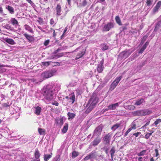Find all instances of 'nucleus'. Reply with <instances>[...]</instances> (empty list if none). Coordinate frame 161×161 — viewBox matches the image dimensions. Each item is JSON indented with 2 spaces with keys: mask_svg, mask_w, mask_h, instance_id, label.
I'll list each match as a JSON object with an SVG mask.
<instances>
[{
  "mask_svg": "<svg viewBox=\"0 0 161 161\" xmlns=\"http://www.w3.org/2000/svg\"><path fill=\"white\" fill-rule=\"evenodd\" d=\"M51 62H42L41 63L44 66H48L50 65Z\"/></svg>",
  "mask_w": 161,
  "mask_h": 161,
  "instance_id": "ea45409f",
  "label": "nucleus"
},
{
  "mask_svg": "<svg viewBox=\"0 0 161 161\" xmlns=\"http://www.w3.org/2000/svg\"><path fill=\"white\" fill-rule=\"evenodd\" d=\"M90 159H91V158H90L89 155L88 154L83 158V160L84 161H87Z\"/></svg>",
  "mask_w": 161,
  "mask_h": 161,
  "instance_id": "603ef678",
  "label": "nucleus"
},
{
  "mask_svg": "<svg viewBox=\"0 0 161 161\" xmlns=\"http://www.w3.org/2000/svg\"><path fill=\"white\" fill-rule=\"evenodd\" d=\"M161 6V1H159L156 4V5L154 7L153 10V14H155L158 12V10Z\"/></svg>",
  "mask_w": 161,
  "mask_h": 161,
  "instance_id": "f8f14e48",
  "label": "nucleus"
},
{
  "mask_svg": "<svg viewBox=\"0 0 161 161\" xmlns=\"http://www.w3.org/2000/svg\"><path fill=\"white\" fill-rule=\"evenodd\" d=\"M153 0H147L146 1V4L147 6H150L152 4Z\"/></svg>",
  "mask_w": 161,
  "mask_h": 161,
  "instance_id": "e433bc0d",
  "label": "nucleus"
},
{
  "mask_svg": "<svg viewBox=\"0 0 161 161\" xmlns=\"http://www.w3.org/2000/svg\"><path fill=\"white\" fill-rule=\"evenodd\" d=\"M150 123V120H149L148 122H147L145 125H143L142 127V128H144L145 127H146V126H147V125H148Z\"/></svg>",
  "mask_w": 161,
  "mask_h": 161,
  "instance_id": "5fc2aeb1",
  "label": "nucleus"
},
{
  "mask_svg": "<svg viewBox=\"0 0 161 161\" xmlns=\"http://www.w3.org/2000/svg\"><path fill=\"white\" fill-rule=\"evenodd\" d=\"M119 103H117L114 104L109 105L108 106V108L109 110H115L116 107L119 106Z\"/></svg>",
  "mask_w": 161,
  "mask_h": 161,
  "instance_id": "dca6fc26",
  "label": "nucleus"
},
{
  "mask_svg": "<svg viewBox=\"0 0 161 161\" xmlns=\"http://www.w3.org/2000/svg\"><path fill=\"white\" fill-rule=\"evenodd\" d=\"M132 130H134L131 127H130L125 132V136L127 135Z\"/></svg>",
  "mask_w": 161,
  "mask_h": 161,
  "instance_id": "a18cd8bd",
  "label": "nucleus"
},
{
  "mask_svg": "<svg viewBox=\"0 0 161 161\" xmlns=\"http://www.w3.org/2000/svg\"><path fill=\"white\" fill-rule=\"evenodd\" d=\"M88 101L90 103H92V104L96 106L98 103V98L96 94L93 93Z\"/></svg>",
  "mask_w": 161,
  "mask_h": 161,
  "instance_id": "20e7f679",
  "label": "nucleus"
},
{
  "mask_svg": "<svg viewBox=\"0 0 161 161\" xmlns=\"http://www.w3.org/2000/svg\"><path fill=\"white\" fill-rule=\"evenodd\" d=\"M68 53H69V52H68V53L65 52V53H58V54H57V55L54 56V57H53V58H59L60 57H62L63 56H65L66 54Z\"/></svg>",
  "mask_w": 161,
  "mask_h": 161,
  "instance_id": "aec40b11",
  "label": "nucleus"
},
{
  "mask_svg": "<svg viewBox=\"0 0 161 161\" xmlns=\"http://www.w3.org/2000/svg\"><path fill=\"white\" fill-rule=\"evenodd\" d=\"M38 132L41 135H44L45 134L46 130L45 129L39 128L38 129Z\"/></svg>",
  "mask_w": 161,
  "mask_h": 161,
  "instance_id": "bb28decb",
  "label": "nucleus"
},
{
  "mask_svg": "<svg viewBox=\"0 0 161 161\" xmlns=\"http://www.w3.org/2000/svg\"><path fill=\"white\" fill-rule=\"evenodd\" d=\"M67 11H66V13L65 14H64V15H63L61 16V18H60L61 19H63L65 17L66 14H67Z\"/></svg>",
  "mask_w": 161,
  "mask_h": 161,
  "instance_id": "69168bd1",
  "label": "nucleus"
},
{
  "mask_svg": "<svg viewBox=\"0 0 161 161\" xmlns=\"http://www.w3.org/2000/svg\"><path fill=\"white\" fill-rule=\"evenodd\" d=\"M54 22L53 19H51L50 20V24H51V25H53L54 24Z\"/></svg>",
  "mask_w": 161,
  "mask_h": 161,
  "instance_id": "680f3d73",
  "label": "nucleus"
},
{
  "mask_svg": "<svg viewBox=\"0 0 161 161\" xmlns=\"http://www.w3.org/2000/svg\"><path fill=\"white\" fill-rule=\"evenodd\" d=\"M87 4V2L86 0H83L82 2L81 5L83 6H85Z\"/></svg>",
  "mask_w": 161,
  "mask_h": 161,
  "instance_id": "864d4df0",
  "label": "nucleus"
},
{
  "mask_svg": "<svg viewBox=\"0 0 161 161\" xmlns=\"http://www.w3.org/2000/svg\"><path fill=\"white\" fill-rule=\"evenodd\" d=\"M75 95L74 94V93L73 92H72L70 95L69 97L70 99L72 100L71 103L72 104L73 103H74L75 101Z\"/></svg>",
  "mask_w": 161,
  "mask_h": 161,
  "instance_id": "c85d7f7f",
  "label": "nucleus"
},
{
  "mask_svg": "<svg viewBox=\"0 0 161 161\" xmlns=\"http://www.w3.org/2000/svg\"><path fill=\"white\" fill-rule=\"evenodd\" d=\"M85 53V50H83L80 51L76 55L75 59H78L79 58L82 57Z\"/></svg>",
  "mask_w": 161,
  "mask_h": 161,
  "instance_id": "6ab92c4d",
  "label": "nucleus"
},
{
  "mask_svg": "<svg viewBox=\"0 0 161 161\" xmlns=\"http://www.w3.org/2000/svg\"><path fill=\"white\" fill-rule=\"evenodd\" d=\"M103 128V126L102 124H101L98 126L94 130V135L98 136L100 135Z\"/></svg>",
  "mask_w": 161,
  "mask_h": 161,
  "instance_id": "6e6552de",
  "label": "nucleus"
},
{
  "mask_svg": "<svg viewBox=\"0 0 161 161\" xmlns=\"http://www.w3.org/2000/svg\"><path fill=\"white\" fill-rule=\"evenodd\" d=\"M101 139L99 137H96L92 142V146L95 147L98 145L101 142Z\"/></svg>",
  "mask_w": 161,
  "mask_h": 161,
  "instance_id": "2eb2a0df",
  "label": "nucleus"
},
{
  "mask_svg": "<svg viewBox=\"0 0 161 161\" xmlns=\"http://www.w3.org/2000/svg\"><path fill=\"white\" fill-rule=\"evenodd\" d=\"M132 130H134L131 127H130L125 132V136L127 135Z\"/></svg>",
  "mask_w": 161,
  "mask_h": 161,
  "instance_id": "c03bdc74",
  "label": "nucleus"
},
{
  "mask_svg": "<svg viewBox=\"0 0 161 161\" xmlns=\"http://www.w3.org/2000/svg\"><path fill=\"white\" fill-rule=\"evenodd\" d=\"M25 29L26 30L29 31L30 32L32 33L33 32V30L29 26V25H25Z\"/></svg>",
  "mask_w": 161,
  "mask_h": 161,
  "instance_id": "c9c22d12",
  "label": "nucleus"
},
{
  "mask_svg": "<svg viewBox=\"0 0 161 161\" xmlns=\"http://www.w3.org/2000/svg\"><path fill=\"white\" fill-rule=\"evenodd\" d=\"M67 115L68 117V119H73L75 116V114L74 113H71L69 112H68L67 114Z\"/></svg>",
  "mask_w": 161,
  "mask_h": 161,
  "instance_id": "c756f323",
  "label": "nucleus"
},
{
  "mask_svg": "<svg viewBox=\"0 0 161 161\" xmlns=\"http://www.w3.org/2000/svg\"><path fill=\"white\" fill-rule=\"evenodd\" d=\"M24 36L26 38V39L30 42H31L34 41V38L33 37L29 35L26 33L24 34Z\"/></svg>",
  "mask_w": 161,
  "mask_h": 161,
  "instance_id": "412c9836",
  "label": "nucleus"
},
{
  "mask_svg": "<svg viewBox=\"0 0 161 161\" xmlns=\"http://www.w3.org/2000/svg\"><path fill=\"white\" fill-rule=\"evenodd\" d=\"M0 13L3 16H5L6 14H4L3 12V10L2 8L0 6Z\"/></svg>",
  "mask_w": 161,
  "mask_h": 161,
  "instance_id": "3c124183",
  "label": "nucleus"
},
{
  "mask_svg": "<svg viewBox=\"0 0 161 161\" xmlns=\"http://www.w3.org/2000/svg\"><path fill=\"white\" fill-rule=\"evenodd\" d=\"M131 127L134 130H135L136 129V125L135 122L133 121L131 124Z\"/></svg>",
  "mask_w": 161,
  "mask_h": 161,
  "instance_id": "de8ad7c7",
  "label": "nucleus"
},
{
  "mask_svg": "<svg viewBox=\"0 0 161 161\" xmlns=\"http://www.w3.org/2000/svg\"><path fill=\"white\" fill-rule=\"evenodd\" d=\"M34 156L35 159H34L33 161H40L39 158L40 156V154L38 149H36L35 151Z\"/></svg>",
  "mask_w": 161,
  "mask_h": 161,
  "instance_id": "4468645a",
  "label": "nucleus"
},
{
  "mask_svg": "<svg viewBox=\"0 0 161 161\" xmlns=\"http://www.w3.org/2000/svg\"><path fill=\"white\" fill-rule=\"evenodd\" d=\"M49 40H47L45 41V42H44V45L45 46H47L49 44Z\"/></svg>",
  "mask_w": 161,
  "mask_h": 161,
  "instance_id": "4d7b16f0",
  "label": "nucleus"
},
{
  "mask_svg": "<svg viewBox=\"0 0 161 161\" xmlns=\"http://www.w3.org/2000/svg\"><path fill=\"white\" fill-rule=\"evenodd\" d=\"M155 152L156 153V155H155L156 157H157L159 155V153H158V149H155Z\"/></svg>",
  "mask_w": 161,
  "mask_h": 161,
  "instance_id": "6e6d98bb",
  "label": "nucleus"
},
{
  "mask_svg": "<svg viewBox=\"0 0 161 161\" xmlns=\"http://www.w3.org/2000/svg\"><path fill=\"white\" fill-rule=\"evenodd\" d=\"M29 3H30L31 5L34 4V3L31 0H26Z\"/></svg>",
  "mask_w": 161,
  "mask_h": 161,
  "instance_id": "e2e57ef3",
  "label": "nucleus"
},
{
  "mask_svg": "<svg viewBox=\"0 0 161 161\" xmlns=\"http://www.w3.org/2000/svg\"><path fill=\"white\" fill-rule=\"evenodd\" d=\"M114 25L111 22L109 23L106 24L103 28V31H109L111 29L113 28Z\"/></svg>",
  "mask_w": 161,
  "mask_h": 161,
  "instance_id": "9d476101",
  "label": "nucleus"
},
{
  "mask_svg": "<svg viewBox=\"0 0 161 161\" xmlns=\"http://www.w3.org/2000/svg\"><path fill=\"white\" fill-rule=\"evenodd\" d=\"M161 122V119H157L154 122V124L157 125L159 123Z\"/></svg>",
  "mask_w": 161,
  "mask_h": 161,
  "instance_id": "8fccbe9b",
  "label": "nucleus"
},
{
  "mask_svg": "<svg viewBox=\"0 0 161 161\" xmlns=\"http://www.w3.org/2000/svg\"><path fill=\"white\" fill-rule=\"evenodd\" d=\"M3 106L4 107H8L9 106V105L7 104L6 103H4L2 104Z\"/></svg>",
  "mask_w": 161,
  "mask_h": 161,
  "instance_id": "0e129e2a",
  "label": "nucleus"
},
{
  "mask_svg": "<svg viewBox=\"0 0 161 161\" xmlns=\"http://www.w3.org/2000/svg\"><path fill=\"white\" fill-rule=\"evenodd\" d=\"M115 19L117 23L119 25H122L119 16H116L115 17Z\"/></svg>",
  "mask_w": 161,
  "mask_h": 161,
  "instance_id": "f704fd0d",
  "label": "nucleus"
},
{
  "mask_svg": "<svg viewBox=\"0 0 161 161\" xmlns=\"http://www.w3.org/2000/svg\"><path fill=\"white\" fill-rule=\"evenodd\" d=\"M96 152H95L92 151L89 154L91 159L92 158H95L96 156L95 154Z\"/></svg>",
  "mask_w": 161,
  "mask_h": 161,
  "instance_id": "72a5a7b5",
  "label": "nucleus"
},
{
  "mask_svg": "<svg viewBox=\"0 0 161 161\" xmlns=\"http://www.w3.org/2000/svg\"><path fill=\"white\" fill-rule=\"evenodd\" d=\"M88 108L86 110L85 113L86 114L90 113L95 107L94 105L90 103L88 101L87 105Z\"/></svg>",
  "mask_w": 161,
  "mask_h": 161,
  "instance_id": "9b49d317",
  "label": "nucleus"
},
{
  "mask_svg": "<svg viewBox=\"0 0 161 161\" xmlns=\"http://www.w3.org/2000/svg\"><path fill=\"white\" fill-rule=\"evenodd\" d=\"M56 72V71L55 69L45 71L42 73L41 77L44 79L48 78L53 76Z\"/></svg>",
  "mask_w": 161,
  "mask_h": 161,
  "instance_id": "f03ea898",
  "label": "nucleus"
},
{
  "mask_svg": "<svg viewBox=\"0 0 161 161\" xmlns=\"http://www.w3.org/2000/svg\"><path fill=\"white\" fill-rule=\"evenodd\" d=\"M146 150H143L137 154L138 156H142L144 155L146 152Z\"/></svg>",
  "mask_w": 161,
  "mask_h": 161,
  "instance_id": "37998d69",
  "label": "nucleus"
},
{
  "mask_svg": "<svg viewBox=\"0 0 161 161\" xmlns=\"http://www.w3.org/2000/svg\"><path fill=\"white\" fill-rule=\"evenodd\" d=\"M145 102V101L144 99L141 98L140 99H139L137 100H136V103L135 104V105L137 106H139L141 104H142L143 103Z\"/></svg>",
  "mask_w": 161,
  "mask_h": 161,
  "instance_id": "4be33fe9",
  "label": "nucleus"
},
{
  "mask_svg": "<svg viewBox=\"0 0 161 161\" xmlns=\"http://www.w3.org/2000/svg\"><path fill=\"white\" fill-rule=\"evenodd\" d=\"M3 27L4 28L9 30H13V28L12 27L11 25L9 24H6L4 25L3 26Z\"/></svg>",
  "mask_w": 161,
  "mask_h": 161,
  "instance_id": "473e14b6",
  "label": "nucleus"
},
{
  "mask_svg": "<svg viewBox=\"0 0 161 161\" xmlns=\"http://www.w3.org/2000/svg\"><path fill=\"white\" fill-rule=\"evenodd\" d=\"M68 124L67 123H65L63 129H62V132L64 133H66L68 130Z\"/></svg>",
  "mask_w": 161,
  "mask_h": 161,
  "instance_id": "cd10ccee",
  "label": "nucleus"
},
{
  "mask_svg": "<svg viewBox=\"0 0 161 161\" xmlns=\"http://www.w3.org/2000/svg\"><path fill=\"white\" fill-rule=\"evenodd\" d=\"M52 104L55 105L56 106H58V105L59 103L57 101H54V102L52 103Z\"/></svg>",
  "mask_w": 161,
  "mask_h": 161,
  "instance_id": "bf43d9fd",
  "label": "nucleus"
},
{
  "mask_svg": "<svg viewBox=\"0 0 161 161\" xmlns=\"http://www.w3.org/2000/svg\"><path fill=\"white\" fill-rule=\"evenodd\" d=\"M75 85V83H71L69 84V86H74Z\"/></svg>",
  "mask_w": 161,
  "mask_h": 161,
  "instance_id": "774afa93",
  "label": "nucleus"
},
{
  "mask_svg": "<svg viewBox=\"0 0 161 161\" xmlns=\"http://www.w3.org/2000/svg\"><path fill=\"white\" fill-rule=\"evenodd\" d=\"M110 153L111 155V158L113 160L114 155V153H115V149L114 147H112L110 151Z\"/></svg>",
  "mask_w": 161,
  "mask_h": 161,
  "instance_id": "2f4dec72",
  "label": "nucleus"
},
{
  "mask_svg": "<svg viewBox=\"0 0 161 161\" xmlns=\"http://www.w3.org/2000/svg\"><path fill=\"white\" fill-rule=\"evenodd\" d=\"M133 51V50H131L124 51L120 54L119 56L122 58L125 59L130 55Z\"/></svg>",
  "mask_w": 161,
  "mask_h": 161,
  "instance_id": "0eeeda50",
  "label": "nucleus"
},
{
  "mask_svg": "<svg viewBox=\"0 0 161 161\" xmlns=\"http://www.w3.org/2000/svg\"><path fill=\"white\" fill-rule=\"evenodd\" d=\"M79 154L78 152L74 151L72 152V157L75 158L77 157L79 155Z\"/></svg>",
  "mask_w": 161,
  "mask_h": 161,
  "instance_id": "4c0bfd02",
  "label": "nucleus"
},
{
  "mask_svg": "<svg viewBox=\"0 0 161 161\" xmlns=\"http://www.w3.org/2000/svg\"><path fill=\"white\" fill-rule=\"evenodd\" d=\"M5 8L11 14H13L14 13V8L9 5H6Z\"/></svg>",
  "mask_w": 161,
  "mask_h": 161,
  "instance_id": "a211bd4d",
  "label": "nucleus"
},
{
  "mask_svg": "<svg viewBox=\"0 0 161 161\" xmlns=\"http://www.w3.org/2000/svg\"><path fill=\"white\" fill-rule=\"evenodd\" d=\"M53 155V153H51L50 154H44V161H47L50 159Z\"/></svg>",
  "mask_w": 161,
  "mask_h": 161,
  "instance_id": "5701e85b",
  "label": "nucleus"
},
{
  "mask_svg": "<svg viewBox=\"0 0 161 161\" xmlns=\"http://www.w3.org/2000/svg\"><path fill=\"white\" fill-rule=\"evenodd\" d=\"M53 91H43L42 94L45 97V98L48 100H52L53 98Z\"/></svg>",
  "mask_w": 161,
  "mask_h": 161,
  "instance_id": "39448f33",
  "label": "nucleus"
},
{
  "mask_svg": "<svg viewBox=\"0 0 161 161\" xmlns=\"http://www.w3.org/2000/svg\"><path fill=\"white\" fill-rule=\"evenodd\" d=\"M145 50V49L142 47L139 51L138 53H142Z\"/></svg>",
  "mask_w": 161,
  "mask_h": 161,
  "instance_id": "052dcab7",
  "label": "nucleus"
},
{
  "mask_svg": "<svg viewBox=\"0 0 161 161\" xmlns=\"http://www.w3.org/2000/svg\"><path fill=\"white\" fill-rule=\"evenodd\" d=\"M56 15L58 16H60L61 14V8L60 5L58 4L56 7Z\"/></svg>",
  "mask_w": 161,
  "mask_h": 161,
  "instance_id": "f3484780",
  "label": "nucleus"
},
{
  "mask_svg": "<svg viewBox=\"0 0 161 161\" xmlns=\"http://www.w3.org/2000/svg\"><path fill=\"white\" fill-rule=\"evenodd\" d=\"M41 111V108L39 106H37L35 108V114L38 115L40 114Z\"/></svg>",
  "mask_w": 161,
  "mask_h": 161,
  "instance_id": "7c9ffc66",
  "label": "nucleus"
},
{
  "mask_svg": "<svg viewBox=\"0 0 161 161\" xmlns=\"http://www.w3.org/2000/svg\"><path fill=\"white\" fill-rule=\"evenodd\" d=\"M103 60L102 59L98 64L97 67V69L98 73H101L103 69Z\"/></svg>",
  "mask_w": 161,
  "mask_h": 161,
  "instance_id": "ddd939ff",
  "label": "nucleus"
},
{
  "mask_svg": "<svg viewBox=\"0 0 161 161\" xmlns=\"http://www.w3.org/2000/svg\"><path fill=\"white\" fill-rule=\"evenodd\" d=\"M60 158L59 156H56L54 158L52 161H60Z\"/></svg>",
  "mask_w": 161,
  "mask_h": 161,
  "instance_id": "09e8293b",
  "label": "nucleus"
},
{
  "mask_svg": "<svg viewBox=\"0 0 161 161\" xmlns=\"http://www.w3.org/2000/svg\"><path fill=\"white\" fill-rule=\"evenodd\" d=\"M122 78V76H120L117 77L115 80L113 82L110 86V90L112 91L113 90L117 85L118 83L121 80Z\"/></svg>",
  "mask_w": 161,
  "mask_h": 161,
  "instance_id": "423d86ee",
  "label": "nucleus"
},
{
  "mask_svg": "<svg viewBox=\"0 0 161 161\" xmlns=\"http://www.w3.org/2000/svg\"><path fill=\"white\" fill-rule=\"evenodd\" d=\"M54 88L53 85L52 84H49L45 86L43 88V91H59L60 89V87L59 86H56L54 87Z\"/></svg>",
  "mask_w": 161,
  "mask_h": 161,
  "instance_id": "7ed1b4c3",
  "label": "nucleus"
},
{
  "mask_svg": "<svg viewBox=\"0 0 161 161\" xmlns=\"http://www.w3.org/2000/svg\"><path fill=\"white\" fill-rule=\"evenodd\" d=\"M67 48V46H64L59 48L55 52V53H56L58 52L59 51L66 49Z\"/></svg>",
  "mask_w": 161,
  "mask_h": 161,
  "instance_id": "a19ab883",
  "label": "nucleus"
},
{
  "mask_svg": "<svg viewBox=\"0 0 161 161\" xmlns=\"http://www.w3.org/2000/svg\"><path fill=\"white\" fill-rule=\"evenodd\" d=\"M10 21L12 24L14 25H18V22L17 20L15 18H11Z\"/></svg>",
  "mask_w": 161,
  "mask_h": 161,
  "instance_id": "a878e982",
  "label": "nucleus"
},
{
  "mask_svg": "<svg viewBox=\"0 0 161 161\" xmlns=\"http://www.w3.org/2000/svg\"><path fill=\"white\" fill-rule=\"evenodd\" d=\"M5 41L11 45H14L16 43L13 39L10 38H7Z\"/></svg>",
  "mask_w": 161,
  "mask_h": 161,
  "instance_id": "393cba45",
  "label": "nucleus"
},
{
  "mask_svg": "<svg viewBox=\"0 0 161 161\" xmlns=\"http://www.w3.org/2000/svg\"><path fill=\"white\" fill-rule=\"evenodd\" d=\"M121 124L117 123L113 125L111 127V129L113 131H115L120 126Z\"/></svg>",
  "mask_w": 161,
  "mask_h": 161,
  "instance_id": "b1692460",
  "label": "nucleus"
},
{
  "mask_svg": "<svg viewBox=\"0 0 161 161\" xmlns=\"http://www.w3.org/2000/svg\"><path fill=\"white\" fill-rule=\"evenodd\" d=\"M132 130H134L131 127H130L125 132V136L127 135Z\"/></svg>",
  "mask_w": 161,
  "mask_h": 161,
  "instance_id": "49530a36",
  "label": "nucleus"
},
{
  "mask_svg": "<svg viewBox=\"0 0 161 161\" xmlns=\"http://www.w3.org/2000/svg\"><path fill=\"white\" fill-rule=\"evenodd\" d=\"M152 113V111L149 109H144L138 110L135 111L133 113V114L135 116H142L150 114H151Z\"/></svg>",
  "mask_w": 161,
  "mask_h": 161,
  "instance_id": "f257e3e1",
  "label": "nucleus"
},
{
  "mask_svg": "<svg viewBox=\"0 0 161 161\" xmlns=\"http://www.w3.org/2000/svg\"><path fill=\"white\" fill-rule=\"evenodd\" d=\"M103 149L105 150V152L106 154H108V149L106 147V148H104Z\"/></svg>",
  "mask_w": 161,
  "mask_h": 161,
  "instance_id": "338daca9",
  "label": "nucleus"
},
{
  "mask_svg": "<svg viewBox=\"0 0 161 161\" xmlns=\"http://www.w3.org/2000/svg\"><path fill=\"white\" fill-rule=\"evenodd\" d=\"M141 134V133L140 132H137V133H134L133 135L135 136L136 137H137L139 135Z\"/></svg>",
  "mask_w": 161,
  "mask_h": 161,
  "instance_id": "13d9d810",
  "label": "nucleus"
},
{
  "mask_svg": "<svg viewBox=\"0 0 161 161\" xmlns=\"http://www.w3.org/2000/svg\"><path fill=\"white\" fill-rule=\"evenodd\" d=\"M153 132V131H152L151 133H147L145 136L144 138L146 139H148L149 137L152 135V133Z\"/></svg>",
  "mask_w": 161,
  "mask_h": 161,
  "instance_id": "79ce46f5",
  "label": "nucleus"
},
{
  "mask_svg": "<svg viewBox=\"0 0 161 161\" xmlns=\"http://www.w3.org/2000/svg\"><path fill=\"white\" fill-rule=\"evenodd\" d=\"M111 137V135L109 133L106 134L103 137V140L105 144H109V143Z\"/></svg>",
  "mask_w": 161,
  "mask_h": 161,
  "instance_id": "1a4fd4ad",
  "label": "nucleus"
},
{
  "mask_svg": "<svg viewBox=\"0 0 161 161\" xmlns=\"http://www.w3.org/2000/svg\"><path fill=\"white\" fill-rule=\"evenodd\" d=\"M101 47L103 50H105L108 49V47L106 44L104 43L102 45Z\"/></svg>",
  "mask_w": 161,
  "mask_h": 161,
  "instance_id": "58836bf2",
  "label": "nucleus"
}]
</instances>
